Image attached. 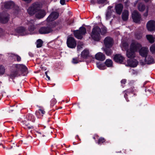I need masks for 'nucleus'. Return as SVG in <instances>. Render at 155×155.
Wrapping results in <instances>:
<instances>
[{
    "label": "nucleus",
    "mask_w": 155,
    "mask_h": 155,
    "mask_svg": "<svg viewBox=\"0 0 155 155\" xmlns=\"http://www.w3.org/2000/svg\"><path fill=\"white\" fill-rule=\"evenodd\" d=\"M41 4L39 2H36L32 4L27 9L28 13L30 15H33L35 13L36 17L39 19L43 18L46 15L45 11L41 9Z\"/></svg>",
    "instance_id": "obj_1"
},
{
    "label": "nucleus",
    "mask_w": 155,
    "mask_h": 155,
    "mask_svg": "<svg viewBox=\"0 0 155 155\" xmlns=\"http://www.w3.org/2000/svg\"><path fill=\"white\" fill-rule=\"evenodd\" d=\"M101 29L98 26L94 27L92 29L91 36L92 38L95 41H98L101 38L100 33Z\"/></svg>",
    "instance_id": "obj_2"
},
{
    "label": "nucleus",
    "mask_w": 155,
    "mask_h": 155,
    "mask_svg": "<svg viewBox=\"0 0 155 155\" xmlns=\"http://www.w3.org/2000/svg\"><path fill=\"white\" fill-rule=\"evenodd\" d=\"M15 67L18 70V71L13 72L11 73V77L12 78L19 75L20 74H19V70L25 71L27 69V67L23 64H16L15 65Z\"/></svg>",
    "instance_id": "obj_3"
},
{
    "label": "nucleus",
    "mask_w": 155,
    "mask_h": 155,
    "mask_svg": "<svg viewBox=\"0 0 155 155\" xmlns=\"http://www.w3.org/2000/svg\"><path fill=\"white\" fill-rule=\"evenodd\" d=\"M86 33V29L83 27H80L79 30L74 31V36L78 39H81L82 36L84 35Z\"/></svg>",
    "instance_id": "obj_4"
},
{
    "label": "nucleus",
    "mask_w": 155,
    "mask_h": 155,
    "mask_svg": "<svg viewBox=\"0 0 155 155\" xmlns=\"http://www.w3.org/2000/svg\"><path fill=\"white\" fill-rule=\"evenodd\" d=\"M141 47V45L140 44L135 41H132L130 46V48L131 50L136 52Z\"/></svg>",
    "instance_id": "obj_5"
},
{
    "label": "nucleus",
    "mask_w": 155,
    "mask_h": 155,
    "mask_svg": "<svg viewBox=\"0 0 155 155\" xmlns=\"http://www.w3.org/2000/svg\"><path fill=\"white\" fill-rule=\"evenodd\" d=\"M67 44L69 48H74L76 45V42L74 38L69 37L67 39Z\"/></svg>",
    "instance_id": "obj_6"
},
{
    "label": "nucleus",
    "mask_w": 155,
    "mask_h": 155,
    "mask_svg": "<svg viewBox=\"0 0 155 155\" xmlns=\"http://www.w3.org/2000/svg\"><path fill=\"white\" fill-rule=\"evenodd\" d=\"M132 17L135 23H138L141 20L140 15L136 11L132 12Z\"/></svg>",
    "instance_id": "obj_7"
},
{
    "label": "nucleus",
    "mask_w": 155,
    "mask_h": 155,
    "mask_svg": "<svg viewBox=\"0 0 155 155\" xmlns=\"http://www.w3.org/2000/svg\"><path fill=\"white\" fill-rule=\"evenodd\" d=\"M114 43L113 39L109 37H107L104 40V44L105 46L108 48L111 47Z\"/></svg>",
    "instance_id": "obj_8"
},
{
    "label": "nucleus",
    "mask_w": 155,
    "mask_h": 155,
    "mask_svg": "<svg viewBox=\"0 0 155 155\" xmlns=\"http://www.w3.org/2000/svg\"><path fill=\"white\" fill-rule=\"evenodd\" d=\"M9 18L8 14L5 12L0 14V22L3 23H5L8 21Z\"/></svg>",
    "instance_id": "obj_9"
},
{
    "label": "nucleus",
    "mask_w": 155,
    "mask_h": 155,
    "mask_svg": "<svg viewBox=\"0 0 155 155\" xmlns=\"http://www.w3.org/2000/svg\"><path fill=\"white\" fill-rule=\"evenodd\" d=\"M53 27L50 28L49 27H42L39 30V32L41 34H48L50 33L52 31V28Z\"/></svg>",
    "instance_id": "obj_10"
},
{
    "label": "nucleus",
    "mask_w": 155,
    "mask_h": 155,
    "mask_svg": "<svg viewBox=\"0 0 155 155\" xmlns=\"http://www.w3.org/2000/svg\"><path fill=\"white\" fill-rule=\"evenodd\" d=\"M59 16V14L56 12H53L49 16L47 19V21L50 22L56 19Z\"/></svg>",
    "instance_id": "obj_11"
},
{
    "label": "nucleus",
    "mask_w": 155,
    "mask_h": 155,
    "mask_svg": "<svg viewBox=\"0 0 155 155\" xmlns=\"http://www.w3.org/2000/svg\"><path fill=\"white\" fill-rule=\"evenodd\" d=\"M147 28L148 30L152 31L155 30V21L153 20L149 21L147 24Z\"/></svg>",
    "instance_id": "obj_12"
},
{
    "label": "nucleus",
    "mask_w": 155,
    "mask_h": 155,
    "mask_svg": "<svg viewBox=\"0 0 155 155\" xmlns=\"http://www.w3.org/2000/svg\"><path fill=\"white\" fill-rule=\"evenodd\" d=\"M114 59L115 62L121 63L124 60V58L120 54H116L114 55Z\"/></svg>",
    "instance_id": "obj_13"
},
{
    "label": "nucleus",
    "mask_w": 155,
    "mask_h": 155,
    "mask_svg": "<svg viewBox=\"0 0 155 155\" xmlns=\"http://www.w3.org/2000/svg\"><path fill=\"white\" fill-rule=\"evenodd\" d=\"M127 66H129L131 67H135L137 66L138 64V62L135 59L131 60L129 59L127 60Z\"/></svg>",
    "instance_id": "obj_14"
},
{
    "label": "nucleus",
    "mask_w": 155,
    "mask_h": 155,
    "mask_svg": "<svg viewBox=\"0 0 155 155\" xmlns=\"http://www.w3.org/2000/svg\"><path fill=\"white\" fill-rule=\"evenodd\" d=\"M148 49L147 48L143 47L141 48L139 51L140 55L142 57H145L148 52Z\"/></svg>",
    "instance_id": "obj_15"
},
{
    "label": "nucleus",
    "mask_w": 155,
    "mask_h": 155,
    "mask_svg": "<svg viewBox=\"0 0 155 155\" xmlns=\"http://www.w3.org/2000/svg\"><path fill=\"white\" fill-rule=\"evenodd\" d=\"M135 51H134L130 49L127 50V51L126 55L129 58H133L135 57Z\"/></svg>",
    "instance_id": "obj_16"
},
{
    "label": "nucleus",
    "mask_w": 155,
    "mask_h": 155,
    "mask_svg": "<svg viewBox=\"0 0 155 155\" xmlns=\"http://www.w3.org/2000/svg\"><path fill=\"white\" fill-rule=\"evenodd\" d=\"M95 58L98 60L103 61L105 59V57L104 55L102 53L98 52L95 55Z\"/></svg>",
    "instance_id": "obj_17"
},
{
    "label": "nucleus",
    "mask_w": 155,
    "mask_h": 155,
    "mask_svg": "<svg viewBox=\"0 0 155 155\" xmlns=\"http://www.w3.org/2000/svg\"><path fill=\"white\" fill-rule=\"evenodd\" d=\"M123 8V5L121 4H119L116 5L115 10L116 13L119 15H120L122 12Z\"/></svg>",
    "instance_id": "obj_18"
},
{
    "label": "nucleus",
    "mask_w": 155,
    "mask_h": 155,
    "mask_svg": "<svg viewBox=\"0 0 155 155\" xmlns=\"http://www.w3.org/2000/svg\"><path fill=\"white\" fill-rule=\"evenodd\" d=\"M145 61L146 63L148 64H150L154 63L153 58L150 55L145 57Z\"/></svg>",
    "instance_id": "obj_19"
},
{
    "label": "nucleus",
    "mask_w": 155,
    "mask_h": 155,
    "mask_svg": "<svg viewBox=\"0 0 155 155\" xmlns=\"http://www.w3.org/2000/svg\"><path fill=\"white\" fill-rule=\"evenodd\" d=\"M16 32L21 35H24L27 34L25 29L22 27L18 28L16 30Z\"/></svg>",
    "instance_id": "obj_20"
},
{
    "label": "nucleus",
    "mask_w": 155,
    "mask_h": 155,
    "mask_svg": "<svg viewBox=\"0 0 155 155\" xmlns=\"http://www.w3.org/2000/svg\"><path fill=\"white\" fill-rule=\"evenodd\" d=\"M129 12L127 10H124L122 12V17L123 20L124 21H127L128 18Z\"/></svg>",
    "instance_id": "obj_21"
},
{
    "label": "nucleus",
    "mask_w": 155,
    "mask_h": 155,
    "mask_svg": "<svg viewBox=\"0 0 155 155\" xmlns=\"http://www.w3.org/2000/svg\"><path fill=\"white\" fill-rule=\"evenodd\" d=\"M15 6L14 3L12 1L6 2L5 5V7L7 9L12 8Z\"/></svg>",
    "instance_id": "obj_22"
},
{
    "label": "nucleus",
    "mask_w": 155,
    "mask_h": 155,
    "mask_svg": "<svg viewBox=\"0 0 155 155\" xmlns=\"http://www.w3.org/2000/svg\"><path fill=\"white\" fill-rule=\"evenodd\" d=\"M134 87H131L130 88V89H127L125 91V92H126V93L124 95V97L125 98L126 100L127 101H129L128 100H127V98L126 97V96L127 95V94L129 93V92H131L132 93H134V95H136V93H135V92L136 91V89L134 90Z\"/></svg>",
    "instance_id": "obj_23"
},
{
    "label": "nucleus",
    "mask_w": 155,
    "mask_h": 155,
    "mask_svg": "<svg viewBox=\"0 0 155 155\" xmlns=\"http://www.w3.org/2000/svg\"><path fill=\"white\" fill-rule=\"evenodd\" d=\"M81 57L84 58H86L89 56V51L87 49L84 50L81 54Z\"/></svg>",
    "instance_id": "obj_24"
},
{
    "label": "nucleus",
    "mask_w": 155,
    "mask_h": 155,
    "mask_svg": "<svg viewBox=\"0 0 155 155\" xmlns=\"http://www.w3.org/2000/svg\"><path fill=\"white\" fill-rule=\"evenodd\" d=\"M34 21L33 20H31L29 22L28 25H29V31L31 32L33 31L35 29V28L34 25Z\"/></svg>",
    "instance_id": "obj_25"
},
{
    "label": "nucleus",
    "mask_w": 155,
    "mask_h": 155,
    "mask_svg": "<svg viewBox=\"0 0 155 155\" xmlns=\"http://www.w3.org/2000/svg\"><path fill=\"white\" fill-rule=\"evenodd\" d=\"M10 56L13 57V58H16L18 61H20L21 60V58L19 55L14 54L11 53Z\"/></svg>",
    "instance_id": "obj_26"
},
{
    "label": "nucleus",
    "mask_w": 155,
    "mask_h": 155,
    "mask_svg": "<svg viewBox=\"0 0 155 155\" xmlns=\"http://www.w3.org/2000/svg\"><path fill=\"white\" fill-rule=\"evenodd\" d=\"M112 61L110 59H107L105 62L106 65L108 67H110L112 65Z\"/></svg>",
    "instance_id": "obj_27"
},
{
    "label": "nucleus",
    "mask_w": 155,
    "mask_h": 155,
    "mask_svg": "<svg viewBox=\"0 0 155 155\" xmlns=\"http://www.w3.org/2000/svg\"><path fill=\"white\" fill-rule=\"evenodd\" d=\"M147 39L151 43H153L154 42V40L153 36L150 35H147L146 36Z\"/></svg>",
    "instance_id": "obj_28"
},
{
    "label": "nucleus",
    "mask_w": 155,
    "mask_h": 155,
    "mask_svg": "<svg viewBox=\"0 0 155 155\" xmlns=\"http://www.w3.org/2000/svg\"><path fill=\"white\" fill-rule=\"evenodd\" d=\"M43 42L41 40L39 39L36 42V46L37 48L41 47L42 45Z\"/></svg>",
    "instance_id": "obj_29"
},
{
    "label": "nucleus",
    "mask_w": 155,
    "mask_h": 155,
    "mask_svg": "<svg viewBox=\"0 0 155 155\" xmlns=\"http://www.w3.org/2000/svg\"><path fill=\"white\" fill-rule=\"evenodd\" d=\"M122 46L121 47L122 49L124 50V49L125 50H127L128 48V45L126 42H124L122 43Z\"/></svg>",
    "instance_id": "obj_30"
},
{
    "label": "nucleus",
    "mask_w": 155,
    "mask_h": 155,
    "mask_svg": "<svg viewBox=\"0 0 155 155\" xmlns=\"http://www.w3.org/2000/svg\"><path fill=\"white\" fill-rule=\"evenodd\" d=\"M102 49L105 52L106 54L107 55H110L112 53L111 50L110 49L104 48H102Z\"/></svg>",
    "instance_id": "obj_31"
},
{
    "label": "nucleus",
    "mask_w": 155,
    "mask_h": 155,
    "mask_svg": "<svg viewBox=\"0 0 155 155\" xmlns=\"http://www.w3.org/2000/svg\"><path fill=\"white\" fill-rule=\"evenodd\" d=\"M25 126H24V128L25 129L30 130L33 128V126H29V123L27 122H25Z\"/></svg>",
    "instance_id": "obj_32"
},
{
    "label": "nucleus",
    "mask_w": 155,
    "mask_h": 155,
    "mask_svg": "<svg viewBox=\"0 0 155 155\" xmlns=\"http://www.w3.org/2000/svg\"><path fill=\"white\" fill-rule=\"evenodd\" d=\"M145 8V5L142 4H140L138 7V9L141 12L143 11Z\"/></svg>",
    "instance_id": "obj_33"
},
{
    "label": "nucleus",
    "mask_w": 155,
    "mask_h": 155,
    "mask_svg": "<svg viewBox=\"0 0 155 155\" xmlns=\"http://www.w3.org/2000/svg\"><path fill=\"white\" fill-rule=\"evenodd\" d=\"M5 72V67L2 65H0V75L3 74Z\"/></svg>",
    "instance_id": "obj_34"
},
{
    "label": "nucleus",
    "mask_w": 155,
    "mask_h": 155,
    "mask_svg": "<svg viewBox=\"0 0 155 155\" xmlns=\"http://www.w3.org/2000/svg\"><path fill=\"white\" fill-rule=\"evenodd\" d=\"M150 50L152 54L155 53V45H153L150 48Z\"/></svg>",
    "instance_id": "obj_35"
},
{
    "label": "nucleus",
    "mask_w": 155,
    "mask_h": 155,
    "mask_svg": "<svg viewBox=\"0 0 155 155\" xmlns=\"http://www.w3.org/2000/svg\"><path fill=\"white\" fill-rule=\"evenodd\" d=\"M105 141V140L104 138L103 137H101L98 139L97 143L98 144L101 143H103Z\"/></svg>",
    "instance_id": "obj_36"
},
{
    "label": "nucleus",
    "mask_w": 155,
    "mask_h": 155,
    "mask_svg": "<svg viewBox=\"0 0 155 155\" xmlns=\"http://www.w3.org/2000/svg\"><path fill=\"white\" fill-rule=\"evenodd\" d=\"M39 109L36 111L35 114L38 118H40L42 116Z\"/></svg>",
    "instance_id": "obj_37"
},
{
    "label": "nucleus",
    "mask_w": 155,
    "mask_h": 155,
    "mask_svg": "<svg viewBox=\"0 0 155 155\" xmlns=\"http://www.w3.org/2000/svg\"><path fill=\"white\" fill-rule=\"evenodd\" d=\"M107 28L105 27H103L101 30V34L102 35H104L107 32Z\"/></svg>",
    "instance_id": "obj_38"
},
{
    "label": "nucleus",
    "mask_w": 155,
    "mask_h": 155,
    "mask_svg": "<svg viewBox=\"0 0 155 155\" xmlns=\"http://www.w3.org/2000/svg\"><path fill=\"white\" fill-rule=\"evenodd\" d=\"M83 44L81 42L78 43L77 46V49L78 51L80 50L81 48H82Z\"/></svg>",
    "instance_id": "obj_39"
},
{
    "label": "nucleus",
    "mask_w": 155,
    "mask_h": 155,
    "mask_svg": "<svg viewBox=\"0 0 155 155\" xmlns=\"http://www.w3.org/2000/svg\"><path fill=\"white\" fill-rule=\"evenodd\" d=\"M56 103V101L55 99L53 98L52 99L51 101V106H53Z\"/></svg>",
    "instance_id": "obj_40"
},
{
    "label": "nucleus",
    "mask_w": 155,
    "mask_h": 155,
    "mask_svg": "<svg viewBox=\"0 0 155 155\" xmlns=\"http://www.w3.org/2000/svg\"><path fill=\"white\" fill-rule=\"evenodd\" d=\"M81 61L78 60L76 58H74L73 59L72 62L74 64H77L79 62H81Z\"/></svg>",
    "instance_id": "obj_41"
},
{
    "label": "nucleus",
    "mask_w": 155,
    "mask_h": 155,
    "mask_svg": "<svg viewBox=\"0 0 155 155\" xmlns=\"http://www.w3.org/2000/svg\"><path fill=\"white\" fill-rule=\"evenodd\" d=\"M148 7H147L146 10V12L144 13L143 15L145 17L147 16L148 15Z\"/></svg>",
    "instance_id": "obj_42"
},
{
    "label": "nucleus",
    "mask_w": 155,
    "mask_h": 155,
    "mask_svg": "<svg viewBox=\"0 0 155 155\" xmlns=\"http://www.w3.org/2000/svg\"><path fill=\"white\" fill-rule=\"evenodd\" d=\"M4 34L3 30L0 28V38L2 37L3 36Z\"/></svg>",
    "instance_id": "obj_43"
},
{
    "label": "nucleus",
    "mask_w": 155,
    "mask_h": 155,
    "mask_svg": "<svg viewBox=\"0 0 155 155\" xmlns=\"http://www.w3.org/2000/svg\"><path fill=\"white\" fill-rule=\"evenodd\" d=\"M39 111H40V112L41 114V116H43V115L45 113V111L42 109H39Z\"/></svg>",
    "instance_id": "obj_44"
},
{
    "label": "nucleus",
    "mask_w": 155,
    "mask_h": 155,
    "mask_svg": "<svg viewBox=\"0 0 155 155\" xmlns=\"http://www.w3.org/2000/svg\"><path fill=\"white\" fill-rule=\"evenodd\" d=\"M110 14L108 12H107L106 14V16L107 19H108L109 18L110 16Z\"/></svg>",
    "instance_id": "obj_45"
},
{
    "label": "nucleus",
    "mask_w": 155,
    "mask_h": 155,
    "mask_svg": "<svg viewBox=\"0 0 155 155\" xmlns=\"http://www.w3.org/2000/svg\"><path fill=\"white\" fill-rule=\"evenodd\" d=\"M60 2L62 5H64L65 4V0H60Z\"/></svg>",
    "instance_id": "obj_46"
},
{
    "label": "nucleus",
    "mask_w": 155,
    "mask_h": 155,
    "mask_svg": "<svg viewBox=\"0 0 155 155\" xmlns=\"http://www.w3.org/2000/svg\"><path fill=\"white\" fill-rule=\"evenodd\" d=\"M48 71H46L45 72V74L46 75L47 78H48V80H50V77L47 74Z\"/></svg>",
    "instance_id": "obj_47"
},
{
    "label": "nucleus",
    "mask_w": 155,
    "mask_h": 155,
    "mask_svg": "<svg viewBox=\"0 0 155 155\" xmlns=\"http://www.w3.org/2000/svg\"><path fill=\"white\" fill-rule=\"evenodd\" d=\"M97 67L100 69H103L104 68H103L102 65H99L98 64H97Z\"/></svg>",
    "instance_id": "obj_48"
},
{
    "label": "nucleus",
    "mask_w": 155,
    "mask_h": 155,
    "mask_svg": "<svg viewBox=\"0 0 155 155\" xmlns=\"http://www.w3.org/2000/svg\"><path fill=\"white\" fill-rule=\"evenodd\" d=\"M126 82V80L125 79L122 80L121 81V83L123 84H125Z\"/></svg>",
    "instance_id": "obj_49"
},
{
    "label": "nucleus",
    "mask_w": 155,
    "mask_h": 155,
    "mask_svg": "<svg viewBox=\"0 0 155 155\" xmlns=\"http://www.w3.org/2000/svg\"><path fill=\"white\" fill-rule=\"evenodd\" d=\"M98 137V136L97 135H95L93 137V138L94 139H95L96 138H97Z\"/></svg>",
    "instance_id": "obj_50"
},
{
    "label": "nucleus",
    "mask_w": 155,
    "mask_h": 155,
    "mask_svg": "<svg viewBox=\"0 0 155 155\" xmlns=\"http://www.w3.org/2000/svg\"><path fill=\"white\" fill-rule=\"evenodd\" d=\"M146 2H151L152 0H144Z\"/></svg>",
    "instance_id": "obj_51"
},
{
    "label": "nucleus",
    "mask_w": 155,
    "mask_h": 155,
    "mask_svg": "<svg viewBox=\"0 0 155 155\" xmlns=\"http://www.w3.org/2000/svg\"><path fill=\"white\" fill-rule=\"evenodd\" d=\"M140 63L141 64V65H144L145 64L144 63H143L141 62H140Z\"/></svg>",
    "instance_id": "obj_52"
},
{
    "label": "nucleus",
    "mask_w": 155,
    "mask_h": 155,
    "mask_svg": "<svg viewBox=\"0 0 155 155\" xmlns=\"http://www.w3.org/2000/svg\"><path fill=\"white\" fill-rule=\"evenodd\" d=\"M30 116L31 117V116H32V115L31 114H30Z\"/></svg>",
    "instance_id": "obj_53"
},
{
    "label": "nucleus",
    "mask_w": 155,
    "mask_h": 155,
    "mask_svg": "<svg viewBox=\"0 0 155 155\" xmlns=\"http://www.w3.org/2000/svg\"><path fill=\"white\" fill-rule=\"evenodd\" d=\"M1 83H2V82L0 81V84H1Z\"/></svg>",
    "instance_id": "obj_54"
},
{
    "label": "nucleus",
    "mask_w": 155,
    "mask_h": 155,
    "mask_svg": "<svg viewBox=\"0 0 155 155\" xmlns=\"http://www.w3.org/2000/svg\"><path fill=\"white\" fill-rule=\"evenodd\" d=\"M29 119L30 120H31V119H31V118H29Z\"/></svg>",
    "instance_id": "obj_55"
}]
</instances>
